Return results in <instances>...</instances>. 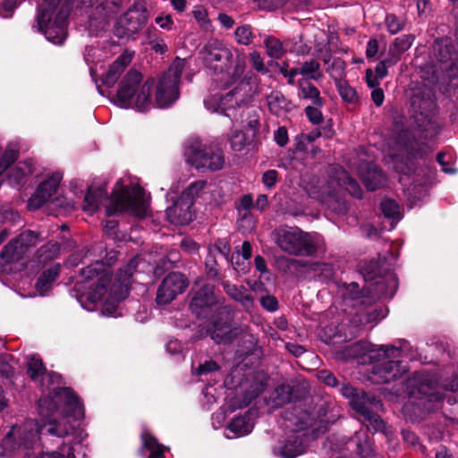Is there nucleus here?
I'll use <instances>...</instances> for the list:
<instances>
[{"instance_id": "13", "label": "nucleus", "mask_w": 458, "mask_h": 458, "mask_svg": "<svg viewBox=\"0 0 458 458\" xmlns=\"http://www.w3.org/2000/svg\"><path fill=\"white\" fill-rule=\"evenodd\" d=\"M352 408L360 414L368 428L374 431L382 430L384 421L378 415L382 410V403L374 395H369L364 391H360V394L350 402Z\"/></svg>"}, {"instance_id": "55", "label": "nucleus", "mask_w": 458, "mask_h": 458, "mask_svg": "<svg viewBox=\"0 0 458 458\" xmlns=\"http://www.w3.org/2000/svg\"><path fill=\"white\" fill-rule=\"evenodd\" d=\"M318 107L319 106H307L305 108L306 115L313 124H318L322 122L323 115Z\"/></svg>"}, {"instance_id": "1", "label": "nucleus", "mask_w": 458, "mask_h": 458, "mask_svg": "<svg viewBox=\"0 0 458 458\" xmlns=\"http://www.w3.org/2000/svg\"><path fill=\"white\" fill-rule=\"evenodd\" d=\"M38 405L43 423L39 424L31 419L27 420L17 431L13 428L7 433L4 439L5 448L16 434L25 449L37 445L40 434L57 437H72L69 446L72 443H81L87 437L84 430L76 424V421L83 417V407L70 388L54 387L47 396H42L38 400Z\"/></svg>"}, {"instance_id": "42", "label": "nucleus", "mask_w": 458, "mask_h": 458, "mask_svg": "<svg viewBox=\"0 0 458 458\" xmlns=\"http://www.w3.org/2000/svg\"><path fill=\"white\" fill-rule=\"evenodd\" d=\"M267 54L274 59H280L285 53L283 43L275 37H267L264 41Z\"/></svg>"}, {"instance_id": "18", "label": "nucleus", "mask_w": 458, "mask_h": 458, "mask_svg": "<svg viewBox=\"0 0 458 458\" xmlns=\"http://www.w3.org/2000/svg\"><path fill=\"white\" fill-rule=\"evenodd\" d=\"M188 287L187 278L179 272L168 274L161 282L157 291L156 301L159 305H165L182 294Z\"/></svg>"}, {"instance_id": "27", "label": "nucleus", "mask_w": 458, "mask_h": 458, "mask_svg": "<svg viewBox=\"0 0 458 458\" xmlns=\"http://www.w3.org/2000/svg\"><path fill=\"white\" fill-rule=\"evenodd\" d=\"M192 206L179 198L172 207L166 208L167 219L174 225H186L192 220Z\"/></svg>"}, {"instance_id": "7", "label": "nucleus", "mask_w": 458, "mask_h": 458, "mask_svg": "<svg viewBox=\"0 0 458 458\" xmlns=\"http://www.w3.org/2000/svg\"><path fill=\"white\" fill-rule=\"evenodd\" d=\"M61 0H40L37 15L38 29L53 44H62L67 36L69 2L59 6Z\"/></svg>"}, {"instance_id": "60", "label": "nucleus", "mask_w": 458, "mask_h": 458, "mask_svg": "<svg viewBox=\"0 0 458 458\" xmlns=\"http://www.w3.org/2000/svg\"><path fill=\"white\" fill-rule=\"evenodd\" d=\"M261 306L268 311H276L278 308V302L276 297L271 295L264 296L260 299Z\"/></svg>"}, {"instance_id": "36", "label": "nucleus", "mask_w": 458, "mask_h": 458, "mask_svg": "<svg viewBox=\"0 0 458 458\" xmlns=\"http://www.w3.org/2000/svg\"><path fill=\"white\" fill-rule=\"evenodd\" d=\"M298 86L300 90L299 94L303 98L311 100L312 104L317 106H322L324 105V101L320 97L319 90L308 80H300Z\"/></svg>"}, {"instance_id": "56", "label": "nucleus", "mask_w": 458, "mask_h": 458, "mask_svg": "<svg viewBox=\"0 0 458 458\" xmlns=\"http://www.w3.org/2000/svg\"><path fill=\"white\" fill-rule=\"evenodd\" d=\"M274 140L280 147H284L288 143V132L284 126H280L275 131Z\"/></svg>"}, {"instance_id": "40", "label": "nucleus", "mask_w": 458, "mask_h": 458, "mask_svg": "<svg viewBox=\"0 0 458 458\" xmlns=\"http://www.w3.org/2000/svg\"><path fill=\"white\" fill-rule=\"evenodd\" d=\"M300 74L308 80L318 81L322 77L320 64L316 60L306 61L302 64L301 68H298Z\"/></svg>"}, {"instance_id": "8", "label": "nucleus", "mask_w": 458, "mask_h": 458, "mask_svg": "<svg viewBox=\"0 0 458 458\" xmlns=\"http://www.w3.org/2000/svg\"><path fill=\"white\" fill-rule=\"evenodd\" d=\"M276 246L295 257H311L318 251L320 236L302 231L297 226H280L272 233Z\"/></svg>"}, {"instance_id": "51", "label": "nucleus", "mask_w": 458, "mask_h": 458, "mask_svg": "<svg viewBox=\"0 0 458 458\" xmlns=\"http://www.w3.org/2000/svg\"><path fill=\"white\" fill-rule=\"evenodd\" d=\"M382 212L386 217L401 219L399 205L393 199H386L381 203Z\"/></svg>"}, {"instance_id": "57", "label": "nucleus", "mask_w": 458, "mask_h": 458, "mask_svg": "<svg viewBox=\"0 0 458 458\" xmlns=\"http://www.w3.org/2000/svg\"><path fill=\"white\" fill-rule=\"evenodd\" d=\"M250 61L253 68H255L258 72H267V68L265 67L263 58L260 54L257 51H253L250 54Z\"/></svg>"}, {"instance_id": "5", "label": "nucleus", "mask_w": 458, "mask_h": 458, "mask_svg": "<svg viewBox=\"0 0 458 458\" xmlns=\"http://www.w3.org/2000/svg\"><path fill=\"white\" fill-rule=\"evenodd\" d=\"M282 424L285 437L274 447V454L282 458H295L302 454L310 438L318 437L315 430L310 434L309 428L312 426L313 420L310 414L300 406L287 408L283 414Z\"/></svg>"}, {"instance_id": "33", "label": "nucleus", "mask_w": 458, "mask_h": 458, "mask_svg": "<svg viewBox=\"0 0 458 458\" xmlns=\"http://www.w3.org/2000/svg\"><path fill=\"white\" fill-rule=\"evenodd\" d=\"M267 103L269 111L276 116L284 114L291 108V103L279 91L271 92L267 98Z\"/></svg>"}, {"instance_id": "49", "label": "nucleus", "mask_w": 458, "mask_h": 458, "mask_svg": "<svg viewBox=\"0 0 458 458\" xmlns=\"http://www.w3.org/2000/svg\"><path fill=\"white\" fill-rule=\"evenodd\" d=\"M344 69L345 63L340 58H335L333 60L332 64H328L327 72L335 81V84H337V81H342L341 78Z\"/></svg>"}, {"instance_id": "3", "label": "nucleus", "mask_w": 458, "mask_h": 458, "mask_svg": "<svg viewBox=\"0 0 458 458\" xmlns=\"http://www.w3.org/2000/svg\"><path fill=\"white\" fill-rule=\"evenodd\" d=\"M244 65L236 64L233 72L222 77L220 91L211 92L204 99L206 108L211 112H225L250 103L259 92L258 77L251 72L244 74Z\"/></svg>"}, {"instance_id": "63", "label": "nucleus", "mask_w": 458, "mask_h": 458, "mask_svg": "<svg viewBox=\"0 0 458 458\" xmlns=\"http://www.w3.org/2000/svg\"><path fill=\"white\" fill-rule=\"evenodd\" d=\"M155 22L163 30H170L174 24V21L170 14L159 15L156 17Z\"/></svg>"}, {"instance_id": "4", "label": "nucleus", "mask_w": 458, "mask_h": 458, "mask_svg": "<svg viewBox=\"0 0 458 458\" xmlns=\"http://www.w3.org/2000/svg\"><path fill=\"white\" fill-rule=\"evenodd\" d=\"M106 200L105 208L107 216H114L123 212L142 217L148 209V199L141 187L133 185L128 189L118 181L110 198H106L105 187H89L85 195L82 208L89 214L95 213L102 200Z\"/></svg>"}, {"instance_id": "52", "label": "nucleus", "mask_w": 458, "mask_h": 458, "mask_svg": "<svg viewBox=\"0 0 458 458\" xmlns=\"http://www.w3.org/2000/svg\"><path fill=\"white\" fill-rule=\"evenodd\" d=\"M236 41L239 44L248 46L251 43L253 34L249 25H242L238 27L234 32Z\"/></svg>"}, {"instance_id": "2", "label": "nucleus", "mask_w": 458, "mask_h": 458, "mask_svg": "<svg viewBox=\"0 0 458 458\" xmlns=\"http://www.w3.org/2000/svg\"><path fill=\"white\" fill-rule=\"evenodd\" d=\"M409 350V343L405 341L400 343L399 346L381 345L378 348L360 341L345 346L336 353V356L343 360L357 359L360 363H373L370 381L375 384H387L398 379L406 372V366L403 364L401 359H412Z\"/></svg>"}, {"instance_id": "53", "label": "nucleus", "mask_w": 458, "mask_h": 458, "mask_svg": "<svg viewBox=\"0 0 458 458\" xmlns=\"http://www.w3.org/2000/svg\"><path fill=\"white\" fill-rule=\"evenodd\" d=\"M386 25L391 34H396L403 30L404 22L394 14H388L386 17Z\"/></svg>"}, {"instance_id": "21", "label": "nucleus", "mask_w": 458, "mask_h": 458, "mask_svg": "<svg viewBox=\"0 0 458 458\" xmlns=\"http://www.w3.org/2000/svg\"><path fill=\"white\" fill-rule=\"evenodd\" d=\"M62 179V173L55 172L48 179L41 182L37 188L35 194L30 199L29 207L32 209H37L47 202L56 191Z\"/></svg>"}, {"instance_id": "26", "label": "nucleus", "mask_w": 458, "mask_h": 458, "mask_svg": "<svg viewBox=\"0 0 458 458\" xmlns=\"http://www.w3.org/2000/svg\"><path fill=\"white\" fill-rule=\"evenodd\" d=\"M358 173L369 191L377 190L386 182L383 172L372 163L360 165L358 167Z\"/></svg>"}, {"instance_id": "35", "label": "nucleus", "mask_w": 458, "mask_h": 458, "mask_svg": "<svg viewBox=\"0 0 458 458\" xmlns=\"http://www.w3.org/2000/svg\"><path fill=\"white\" fill-rule=\"evenodd\" d=\"M59 267L53 266L45 270L36 283V289L40 295L46 294L52 287L53 282L59 275Z\"/></svg>"}, {"instance_id": "32", "label": "nucleus", "mask_w": 458, "mask_h": 458, "mask_svg": "<svg viewBox=\"0 0 458 458\" xmlns=\"http://www.w3.org/2000/svg\"><path fill=\"white\" fill-rule=\"evenodd\" d=\"M413 40L414 37L408 34L396 38L391 43L387 55L392 58V63H398L401 59V55L411 47Z\"/></svg>"}, {"instance_id": "54", "label": "nucleus", "mask_w": 458, "mask_h": 458, "mask_svg": "<svg viewBox=\"0 0 458 458\" xmlns=\"http://www.w3.org/2000/svg\"><path fill=\"white\" fill-rule=\"evenodd\" d=\"M396 63H392V58L387 55L386 57L379 62L376 68H375V73L379 77L380 79H383L386 77L388 73L387 69L390 66L394 65Z\"/></svg>"}, {"instance_id": "16", "label": "nucleus", "mask_w": 458, "mask_h": 458, "mask_svg": "<svg viewBox=\"0 0 458 458\" xmlns=\"http://www.w3.org/2000/svg\"><path fill=\"white\" fill-rule=\"evenodd\" d=\"M38 235L32 231L21 233L11 241L0 253L2 265L18 262L23 259L30 248L36 245Z\"/></svg>"}, {"instance_id": "20", "label": "nucleus", "mask_w": 458, "mask_h": 458, "mask_svg": "<svg viewBox=\"0 0 458 458\" xmlns=\"http://www.w3.org/2000/svg\"><path fill=\"white\" fill-rule=\"evenodd\" d=\"M28 374L38 383L42 388L59 383L61 376L55 372H47L46 368L38 355L30 356L27 360Z\"/></svg>"}, {"instance_id": "59", "label": "nucleus", "mask_w": 458, "mask_h": 458, "mask_svg": "<svg viewBox=\"0 0 458 458\" xmlns=\"http://www.w3.org/2000/svg\"><path fill=\"white\" fill-rule=\"evenodd\" d=\"M219 369V366L214 360H207L197 369L198 375H206Z\"/></svg>"}, {"instance_id": "62", "label": "nucleus", "mask_w": 458, "mask_h": 458, "mask_svg": "<svg viewBox=\"0 0 458 458\" xmlns=\"http://www.w3.org/2000/svg\"><path fill=\"white\" fill-rule=\"evenodd\" d=\"M193 16L196 21L201 25L205 26L208 23V13L202 6H197L192 11Z\"/></svg>"}, {"instance_id": "12", "label": "nucleus", "mask_w": 458, "mask_h": 458, "mask_svg": "<svg viewBox=\"0 0 458 458\" xmlns=\"http://www.w3.org/2000/svg\"><path fill=\"white\" fill-rule=\"evenodd\" d=\"M366 282H374L373 288L368 287L366 290L373 297H392L397 287L396 279L394 275L389 274L386 277L380 276V266L378 261L371 260L365 263L360 267Z\"/></svg>"}, {"instance_id": "31", "label": "nucleus", "mask_w": 458, "mask_h": 458, "mask_svg": "<svg viewBox=\"0 0 458 458\" xmlns=\"http://www.w3.org/2000/svg\"><path fill=\"white\" fill-rule=\"evenodd\" d=\"M371 296H364L360 292L359 284L355 282H352L349 284H344V292H343V299L344 302H353L352 304V307L356 306H363L367 304V302H370L372 299L376 297Z\"/></svg>"}, {"instance_id": "46", "label": "nucleus", "mask_w": 458, "mask_h": 458, "mask_svg": "<svg viewBox=\"0 0 458 458\" xmlns=\"http://www.w3.org/2000/svg\"><path fill=\"white\" fill-rule=\"evenodd\" d=\"M292 392L288 385L278 386L273 395V403L275 406H282L291 401Z\"/></svg>"}, {"instance_id": "41", "label": "nucleus", "mask_w": 458, "mask_h": 458, "mask_svg": "<svg viewBox=\"0 0 458 458\" xmlns=\"http://www.w3.org/2000/svg\"><path fill=\"white\" fill-rule=\"evenodd\" d=\"M339 95L342 99L349 104H358L360 97L357 91L352 88L345 81H337L336 84Z\"/></svg>"}, {"instance_id": "38", "label": "nucleus", "mask_w": 458, "mask_h": 458, "mask_svg": "<svg viewBox=\"0 0 458 458\" xmlns=\"http://www.w3.org/2000/svg\"><path fill=\"white\" fill-rule=\"evenodd\" d=\"M143 445L150 451L148 458H162L163 453L167 449L166 446L162 445L157 440L148 433L142 434Z\"/></svg>"}, {"instance_id": "29", "label": "nucleus", "mask_w": 458, "mask_h": 458, "mask_svg": "<svg viewBox=\"0 0 458 458\" xmlns=\"http://www.w3.org/2000/svg\"><path fill=\"white\" fill-rule=\"evenodd\" d=\"M121 0H98L92 13V19L98 21L100 24H106L120 10Z\"/></svg>"}, {"instance_id": "64", "label": "nucleus", "mask_w": 458, "mask_h": 458, "mask_svg": "<svg viewBox=\"0 0 458 458\" xmlns=\"http://www.w3.org/2000/svg\"><path fill=\"white\" fill-rule=\"evenodd\" d=\"M357 452L361 458H369L373 454L371 445L368 441L363 444L357 443Z\"/></svg>"}, {"instance_id": "48", "label": "nucleus", "mask_w": 458, "mask_h": 458, "mask_svg": "<svg viewBox=\"0 0 458 458\" xmlns=\"http://www.w3.org/2000/svg\"><path fill=\"white\" fill-rule=\"evenodd\" d=\"M60 250V247L56 242H49L42 246L38 251L39 261H47L55 259Z\"/></svg>"}, {"instance_id": "23", "label": "nucleus", "mask_w": 458, "mask_h": 458, "mask_svg": "<svg viewBox=\"0 0 458 458\" xmlns=\"http://www.w3.org/2000/svg\"><path fill=\"white\" fill-rule=\"evenodd\" d=\"M385 317L386 312L381 308L360 309L351 320L349 327L351 336L357 337L365 325H375Z\"/></svg>"}, {"instance_id": "50", "label": "nucleus", "mask_w": 458, "mask_h": 458, "mask_svg": "<svg viewBox=\"0 0 458 458\" xmlns=\"http://www.w3.org/2000/svg\"><path fill=\"white\" fill-rule=\"evenodd\" d=\"M250 139L242 131H233L230 137L231 148L234 151H241L248 144Z\"/></svg>"}, {"instance_id": "6", "label": "nucleus", "mask_w": 458, "mask_h": 458, "mask_svg": "<svg viewBox=\"0 0 458 458\" xmlns=\"http://www.w3.org/2000/svg\"><path fill=\"white\" fill-rule=\"evenodd\" d=\"M154 85L153 79L143 81L142 74L131 69L120 81L114 103L123 108H134L140 112H146L154 106L151 97Z\"/></svg>"}, {"instance_id": "9", "label": "nucleus", "mask_w": 458, "mask_h": 458, "mask_svg": "<svg viewBox=\"0 0 458 458\" xmlns=\"http://www.w3.org/2000/svg\"><path fill=\"white\" fill-rule=\"evenodd\" d=\"M187 162L196 169L211 172L219 171L225 165V155L221 148L204 144L199 140H193L185 147Z\"/></svg>"}, {"instance_id": "34", "label": "nucleus", "mask_w": 458, "mask_h": 458, "mask_svg": "<svg viewBox=\"0 0 458 458\" xmlns=\"http://www.w3.org/2000/svg\"><path fill=\"white\" fill-rule=\"evenodd\" d=\"M253 427L254 422L252 421L250 415L245 414L243 416L233 419L230 422L228 429L233 434V437H239L250 433L253 429Z\"/></svg>"}, {"instance_id": "10", "label": "nucleus", "mask_w": 458, "mask_h": 458, "mask_svg": "<svg viewBox=\"0 0 458 458\" xmlns=\"http://www.w3.org/2000/svg\"><path fill=\"white\" fill-rule=\"evenodd\" d=\"M184 66L185 60L177 57L173 62L168 71L161 76L157 86L153 107H168L178 99V85Z\"/></svg>"}, {"instance_id": "47", "label": "nucleus", "mask_w": 458, "mask_h": 458, "mask_svg": "<svg viewBox=\"0 0 458 458\" xmlns=\"http://www.w3.org/2000/svg\"><path fill=\"white\" fill-rule=\"evenodd\" d=\"M276 263L277 268L283 273H287L293 267H296L298 266L306 267L308 265V262L295 259L293 258H288L285 256L277 257L276 259Z\"/></svg>"}, {"instance_id": "43", "label": "nucleus", "mask_w": 458, "mask_h": 458, "mask_svg": "<svg viewBox=\"0 0 458 458\" xmlns=\"http://www.w3.org/2000/svg\"><path fill=\"white\" fill-rule=\"evenodd\" d=\"M33 173V166L30 161L18 163L11 171L9 177L15 182L20 183L23 178Z\"/></svg>"}, {"instance_id": "45", "label": "nucleus", "mask_w": 458, "mask_h": 458, "mask_svg": "<svg viewBox=\"0 0 458 458\" xmlns=\"http://www.w3.org/2000/svg\"><path fill=\"white\" fill-rule=\"evenodd\" d=\"M310 270L312 271L315 276L320 277L323 280L331 279L335 275V270L332 265L327 263H308Z\"/></svg>"}, {"instance_id": "39", "label": "nucleus", "mask_w": 458, "mask_h": 458, "mask_svg": "<svg viewBox=\"0 0 458 458\" xmlns=\"http://www.w3.org/2000/svg\"><path fill=\"white\" fill-rule=\"evenodd\" d=\"M435 55L440 63L452 61L450 66H456L452 59V47L448 39H441L437 41L435 45Z\"/></svg>"}, {"instance_id": "19", "label": "nucleus", "mask_w": 458, "mask_h": 458, "mask_svg": "<svg viewBox=\"0 0 458 458\" xmlns=\"http://www.w3.org/2000/svg\"><path fill=\"white\" fill-rule=\"evenodd\" d=\"M138 264V258H133L123 268L118 271L116 283H114L110 288L109 298L112 301L118 302L127 297L131 284V277L136 272Z\"/></svg>"}, {"instance_id": "22", "label": "nucleus", "mask_w": 458, "mask_h": 458, "mask_svg": "<svg viewBox=\"0 0 458 458\" xmlns=\"http://www.w3.org/2000/svg\"><path fill=\"white\" fill-rule=\"evenodd\" d=\"M329 187L332 189L331 193L336 192L338 189H343L354 198L360 199L362 197V190L358 182L342 167L333 168Z\"/></svg>"}, {"instance_id": "44", "label": "nucleus", "mask_w": 458, "mask_h": 458, "mask_svg": "<svg viewBox=\"0 0 458 458\" xmlns=\"http://www.w3.org/2000/svg\"><path fill=\"white\" fill-rule=\"evenodd\" d=\"M18 158V147L10 143L0 158V175Z\"/></svg>"}, {"instance_id": "25", "label": "nucleus", "mask_w": 458, "mask_h": 458, "mask_svg": "<svg viewBox=\"0 0 458 458\" xmlns=\"http://www.w3.org/2000/svg\"><path fill=\"white\" fill-rule=\"evenodd\" d=\"M210 337L217 344H229L240 334L239 327H232L227 321H214L208 328Z\"/></svg>"}, {"instance_id": "14", "label": "nucleus", "mask_w": 458, "mask_h": 458, "mask_svg": "<svg viewBox=\"0 0 458 458\" xmlns=\"http://www.w3.org/2000/svg\"><path fill=\"white\" fill-rule=\"evenodd\" d=\"M148 10L140 4H133L117 20L114 33L118 38H129L138 33L148 21Z\"/></svg>"}, {"instance_id": "61", "label": "nucleus", "mask_w": 458, "mask_h": 458, "mask_svg": "<svg viewBox=\"0 0 458 458\" xmlns=\"http://www.w3.org/2000/svg\"><path fill=\"white\" fill-rule=\"evenodd\" d=\"M277 174L276 170H268L263 174L262 182L267 188L271 189L275 186L277 181Z\"/></svg>"}, {"instance_id": "37", "label": "nucleus", "mask_w": 458, "mask_h": 458, "mask_svg": "<svg viewBox=\"0 0 458 458\" xmlns=\"http://www.w3.org/2000/svg\"><path fill=\"white\" fill-rule=\"evenodd\" d=\"M206 185L207 182L204 180L193 182L182 192L180 198L185 202H191L193 206L195 199L200 196Z\"/></svg>"}, {"instance_id": "15", "label": "nucleus", "mask_w": 458, "mask_h": 458, "mask_svg": "<svg viewBox=\"0 0 458 458\" xmlns=\"http://www.w3.org/2000/svg\"><path fill=\"white\" fill-rule=\"evenodd\" d=\"M81 275L85 281H90L98 277L97 283L94 284V288L88 293V298L91 302L100 301L106 294L107 286L111 280L107 265L103 261H96L82 268Z\"/></svg>"}, {"instance_id": "17", "label": "nucleus", "mask_w": 458, "mask_h": 458, "mask_svg": "<svg viewBox=\"0 0 458 458\" xmlns=\"http://www.w3.org/2000/svg\"><path fill=\"white\" fill-rule=\"evenodd\" d=\"M199 55L208 66L215 70L219 68L221 71L231 65L233 56L232 50L216 39L208 41L201 48Z\"/></svg>"}, {"instance_id": "11", "label": "nucleus", "mask_w": 458, "mask_h": 458, "mask_svg": "<svg viewBox=\"0 0 458 458\" xmlns=\"http://www.w3.org/2000/svg\"><path fill=\"white\" fill-rule=\"evenodd\" d=\"M408 394L411 396L421 395V403L426 406L425 402L438 403L442 400L443 394L440 392L441 382L435 374L416 373L407 381Z\"/></svg>"}, {"instance_id": "30", "label": "nucleus", "mask_w": 458, "mask_h": 458, "mask_svg": "<svg viewBox=\"0 0 458 458\" xmlns=\"http://www.w3.org/2000/svg\"><path fill=\"white\" fill-rule=\"evenodd\" d=\"M132 59V55L123 53L117 57V59L110 65L108 71L104 75L102 81L106 87H113L118 81L121 74L125 68L130 64Z\"/></svg>"}, {"instance_id": "58", "label": "nucleus", "mask_w": 458, "mask_h": 458, "mask_svg": "<svg viewBox=\"0 0 458 458\" xmlns=\"http://www.w3.org/2000/svg\"><path fill=\"white\" fill-rule=\"evenodd\" d=\"M254 207L253 200L250 195H244L241 198L238 209L240 212L244 211L243 216L247 217L249 215L250 209Z\"/></svg>"}, {"instance_id": "24", "label": "nucleus", "mask_w": 458, "mask_h": 458, "mask_svg": "<svg viewBox=\"0 0 458 458\" xmlns=\"http://www.w3.org/2000/svg\"><path fill=\"white\" fill-rule=\"evenodd\" d=\"M217 302L214 293V286L204 284L193 295L190 308L198 317L203 315L205 310L211 308Z\"/></svg>"}, {"instance_id": "28", "label": "nucleus", "mask_w": 458, "mask_h": 458, "mask_svg": "<svg viewBox=\"0 0 458 458\" xmlns=\"http://www.w3.org/2000/svg\"><path fill=\"white\" fill-rule=\"evenodd\" d=\"M222 286L226 294L233 301L239 302L248 312L254 307V298L244 286H237L228 281L222 282Z\"/></svg>"}]
</instances>
